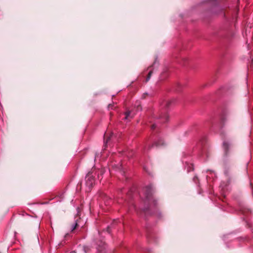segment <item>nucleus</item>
Masks as SVG:
<instances>
[{
	"label": "nucleus",
	"instance_id": "nucleus-1",
	"mask_svg": "<svg viewBox=\"0 0 253 253\" xmlns=\"http://www.w3.org/2000/svg\"><path fill=\"white\" fill-rule=\"evenodd\" d=\"M146 195L145 203L150 205L149 208L153 209L156 206V200L152 196L153 190L151 187H147L145 190Z\"/></svg>",
	"mask_w": 253,
	"mask_h": 253
},
{
	"label": "nucleus",
	"instance_id": "nucleus-2",
	"mask_svg": "<svg viewBox=\"0 0 253 253\" xmlns=\"http://www.w3.org/2000/svg\"><path fill=\"white\" fill-rule=\"evenodd\" d=\"M86 179L87 184L90 186L92 185L94 182V178L92 176L88 173L86 177Z\"/></svg>",
	"mask_w": 253,
	"mask_h": 253
},
{
	"label": "nucleus",
	"instance_id": "nucleus-3",
	"mask_svg": "<svg viewBox=\"0 0 253 253\" xmlns=\"http://www.w3.org/2000/svg\"><path fill=\"white\" fill-rule=\"evenodd\" d=\"M230 146L229 143L227 141H224L223 143V146L226 154L228 152Z\"/></svg>",
	"mask_w": 253,
	"mask_h": 253
},
{
	"label": "nucleus",
	"instance_id": "nucleus-4",
	"mask_svg": "<svg viewBox=\"0 0 253 253\" xmlns=\"http://www.w3.org/2000/svg\"><path fill=\"white\" fill-rule=\"evenodd\" d=\"M159 118L161 119L164 118L165 121L163 122H166L168 120V116L167 113L166 112H164V113H162V114L159 116Z\"/></svg>",
	"mask_w": 253,
	"mask_h": 253
},
{
	"label": "nucleus",
	"instance_id": "nucleus-5",
	"mask_svg": "<svg viewBox=\"0 0 253 253\" xmlns=\"http://www.w3.org/2000/svg\"><path fill=\"white\" fill-rule=\"evenodd\" d=\"M152 73V71H150L149 72L148 76H147V78L146 79V82L148 81L149 80V79H150Z\"/></svg>",
	"mask_w": 253,
	"mask_h": 253
},
{
	"label": "nucleus",
	"instance_id": "nucleus-6",
	"mask_svg": "<svg viewBox=\"0 0 253 253\" xmlns=\"http://www.w3.org/2000/svg\"><path fill=\"white\" fill-rule=\"evenodd\" d=\"M130 112H126V113H125V119L127 120L128 119V118L130 116Z\"/></svg>",
	"mask_w": 253,
	"mask_h": 253
},
{
	"label": "nucleus",
	"instance_id": "nucleus-7",
	"mask_svg": "<svg viewBox=\"0 0 253 253\" xmlns=\"http://www.w3.org/2000/svg\"><path fill=\"white\" fill-rule=\"evenodd\" d=\"M78 225V224L77 223H75L74 224H73L72 225V231H73L74 230H75L76 228V227Z\"/></svg>",
	"mask_w": 253,
	"mask_h": 253
},
{
	"label": "nucleus",
	"instance_id": "nucleus-8",
	"mask_svg": "<svg viewBox=\"0 0 253 253\" xmlns=\"http://www.w3.org/2000/svg\"><path fill=\"white\" fill-rule=\"evenodd\" d=\"M155 125H152V129H154V128H155Z\"/></svg>",
	"mask_w": 253,
	"mask_h": 253
}]
</instances>
